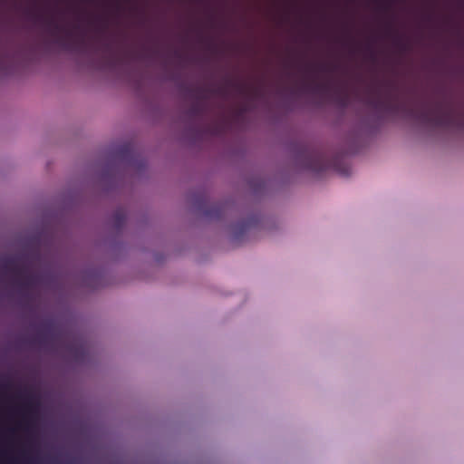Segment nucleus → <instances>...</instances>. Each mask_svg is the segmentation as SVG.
<instances>
[{
  "label": "nucleus",
  "mask_w": 464,
  "mask_h": 464,
  "mask_svg": "<svg viewBox=\"0 0 464 464\" xmlns=\"http://www.w3.org/2000/svg\"><path fill=\"white\" fill-rule=\"evenodd\" d=\"M230 88L233 89L237 94L246 99L256 97L259 92L257 88L248 86L246 83L239 82L231 79H227L224 85L216 89L208 90L207 92L209 93L225 96L229 93Z\"/></svg>",
  "instance_id": "obj_4"
},
{
  "label": "nucleus",
  "mask_w": 464,
  "mask_h": 464,
  "mask_svg": "<svg viewBox=\"0 0 464 464\" xmlns=\"http://www.w3.org/2000/svg\"><path fill=\"white\" fill-rule=\"evenodd\" d=\"M387 35H392V42L393 44L401 52H405L409 50V44L408 43L403 39L402 36L399 35L397 33H395L392 26L389 25L386 30Z\"/></svg>",
  "instance_id": "obj_8"
},
{
  "label": "nucleus",
  "mask_w": 464,
  "mask_h": 464,
  "mask_svg": "<svg viewBox=\"0 0 464 464\" xmlns=\"http://www.w3.org/2000/svg\"><path fill=\"white\" fill-rule=\"evenodd\" d=\"M420 119L434 127H456L464 130V108L458 109L450 101L445 99L423 104Z\"/></svg>",
  "instance_id": "obj_1"
},
{
  "label": "nucleus",
  "mask_w": 464,
  "mask_h": 464,
  "mask_svg": "<svg viewBox=\"0 0 464 464\" xmlns=\"http://www.w3.org/2000/svg\"><path fill=\"white\" fill-rule=\"evenodd\" d=\"M305 87H311L314 92H322L327 88L326 84L323 83H314V84H306Z\"/></svg>",
  "instance_id": "obj_14"
},
{
  "label": "nucleus",
  "mask_w": 464,
  "mask_h": 464,
  "mask_svg": "<svg viewBox=\"0 0 464 464\" xmlns=\"http://www.w3.org/2000/svg\"><path fill=\"white\" fill-rule=\"evenodd\" d=\"M305 73H312L315 72H333L337 70V65L335 64H306L303 68Z\"/></svg>",
  "instance_id": "obj_7"
},
{
  "label": "nucleus",
  "mask_w": 464,
  "mask_h": 464,
  "mask_svg": "<svg viewBox=\"0 0 464 464\" xmlns=\"http://www.w3.org/2000/svg\"><path fill=\"white\" fill-rule=\"evenodd\" d=\"M224 129L225 125L223 122L216 121L206 129V132L213 136H219L223 134Z\"/></svg>",
  "instance_id": "obj_10"
},
{
  "label": "nucleus",
  "mask_w": 464,
  "mask_h": 464,
  "mask_svg": "<svg viewBox=\"0 0 464 464\" xmlns=\"http://www.w3.org/2000/svg\"><path fill=\"white\" fill-rule=\"evenodd\" d=\"M366 50L368 53V57L372 61L375 60V53L373 52L370 45L366 47Z\"/></svg>",
  "instance_id": "obj_18"
},
{
  "label": "nucleus",
  "mask_w": 464,
  "mask_h": 464,
  "mask_svg": "<svg viewBox=\"0 0 464 464\" xmlns=\"http://www.w3.org/2000/svg\"><path fill=\"white\" fill-rule=\"evenodd\" d=\"M126 220V214L123 210L119 209L113 214L114 225L117 228H121Z\"/></svg>",
  "instance_id": "obj_11"
},
{
  "label": "nucleus",
  "mask_w": 464,
  "mask_h": 464,
  "mask_svg": "<svg viewBox=\"0 0 464 464\" xmlns=\"http://www.w3.org/2000/svg\"><path fill=\"white\" fill-rule=\"evenodd\" d=\"M369 104L379 112L395 114L400 111L397 86L394 82H386L373 89Z\"/></svg>",
  "instance_id": "obj_2"
},
{
  "label": "nucleus",
  "mask_w": 464,
  "mask_h": 464,
  "mask_svg": "<svg viewBox=\"0 0 464 464\" xmlns=\"http://www.w3.org/2000/svg\"><path fill=\"white\" fill-rule=\"evenodd\" d=\"M68 352L76 362H81L85 359L88 347L81 339L73 337L68 345Z\"/></svg>",
  "instance_id": "obj_6"
},
{
  "label": "nucleus",
  "mask_w": 464,
  "mask_h": 464,
  "mask_svg": "<svg viewBox=\"0 0 464 464\" xmlns=\"http://www.w3.org/2000/svg\"><path fill=\"white\" fill-rule=\"evenodd\" d=\"M249 227H250V222L249 221L243 222L240 225L239 233H238V235H237V238L239 237L240 234H244L249 228Z\"/></svg>",
  "instance_id": "obj_16"
},
{
  "label": "nucleus",
  "mask_w": 464,
  "mask_h": 464,
  "mask_svg": "<svg viewBox=\"0 0 464 464\" xmlns=\"http://www.w3.org/2000/svg\"><path fill=\"white\" fill-rule=\"evenodd\" d=\"M0 268L4 276H13L14 284L23 294L36 283L35 276L29 273L25 267L20 266L14 258L10 257L3 260Z\"/></svg>",
  "instance_id": "obj_3"
},
{
  "label": "nucleus",
  "mask_w": 464,
  "mask_h": 464,
  "mask_svg": "<svg viewBox=\"0 0 464 464\" xmlns=\"http://www.w3.org/2000/svg\"><path fill=\"white\" fill-rule=\"evenodd\" d=\"M301 158L304 168L307 169L315 172H321L327 169L328 162L326 161L324 156L317 150L304 148L302 150Z\"/></svg>",
  "instance_id": "obj_5"
},
{
  "label": "nucleus",
  "mask_w": 464,
  "mask_h": 464,
  "mask_svg": "<svg viewBox=\"0 0 464 464\" xmlns=\"http://www.w3.org/2000/svg\"><path fill=\"white\" fill-rule=\"evenodd\" d=\"M223 206L218 205L214 206L211 208L208 209L206 211V214L209 217H217L219 218L221 214L223 213Z\"/></svg>",
  "instance_id": "obj_13"
},
{
  "label": "nucleus",
  "mask_w": 464,
  "mask_h": 464,
  "mask_svg": "<svg viewBox=\"0 0 464 464\" xmlns=\"http://www.w3.org/2000/svg\"><path fill=\"white\" fill-rule=\"evenodd\" d=\"M247 110H248V107L246 104L240 106L237 111V116H238V117L242 116L243 114H245L247 111Z\"/></svg>",
  "instance_id": "obj_17"
},
{
  "label": "nucleus",
  "mask_w": 464,
  "mask_h": 464,
  "mask_svg": "<svg viewBox=\"0 0 464 464\" xmlns=\"http://www.w3.org/2000/svg\"><path fill=\"white\" fill-rule=\"evenodd\" d=\"M205 110V105L201 102L198 101L188 110V114L192 119H198L204 115Z\"/></svg>",
  "instance_id": "obj_9"
},
{
  "label": "nucleus",
  "mask_w": 464,
  "mask_h": 464,
  "mask_svg": "<svg viewBox=\"0 0 464 464\" xmlns=\"http://www.w3.org/2000/svg\"><path fill=\"white\" fill-rule=\"evenodd\" d=\"M34 17L36 20H43L49 27L53 28L54 32L61 30V26L53 18L44 19L41 14H35Z\"/></svg>",
  "instance_id": "obj_12"
},
{
  "label": "nucleus",
  "mask_w": 464,
  "mask_h": 464,
  "mask_svg": "<svg viewBox=\"0 0 464 464\" xmlns=\"http://www.w3.org/2000/svg\"><path fill=\"white\" fill-rule=\"evenodd\" d=\"M132 150V146L130 144H124L119 150V153L121 155L129 154Z\"/></svg>",
  "instance_id": "obj_15"
}]
</instances>
